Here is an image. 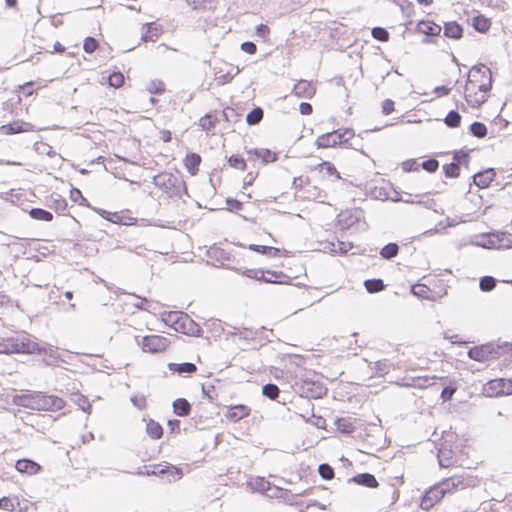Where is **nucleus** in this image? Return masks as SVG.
<instances>
[{
	"label": "nucleus",
	"mask_w": 512,
	"mask_h": 512,
	"mask_svg": "<svg viewBox=\"0 0 512 512\" xmlns=\"http://www.w3.org/2000/svg\"><path fill=\"white\" fill-rule=\"evenodd\" d=\"M40 345L28 333H21L13 337L0 340V354H32L40 353Z\"/></svg>",
	"instance_id": "f257e3e1"
},
{
	"label": "nucleus",
	"mask_w": 512,
	"mask_h": 512,
	"mask_svg": "<svg viewBox=\"0 0 512 512\" xmlns=\"http://www.w3.org/2000/svg\"><path fill=\"white\" fill-rule=\"evenodd\" d=\"M166 321L170 322L177 332L190 336H200L202 333L201 326L186 313L169 312Z\"/></svg>",
	"instance_id": "f03ea898"
},
{
	"label": "nucleus",
	"mask_w": 512,
	"mask_h": 512,
	"mask_svg": "<svg viewBox=\"0 0 512 512\" xmlns=\"http://www.w3.org/2000/svg\"><path fill=\"white\" fill-rule=\"evenodd\" d=\"M508 347V344L505 343L502 345H497L494 343H486L479 346L471 347L468 350V357L472 360L478 362H486L493 359L498 358L502 355L503 350Z\"/></svg>",
	"instance_id": "7ed1b4c3"
},
{
	"label": "nucleus",
	"mask_w": 512,
	"mask_h": 512,
	"mask_svg": "<svg viewBox=\"0 0 512 512\" xmlns=\"http://www.w3.org/2000/svg\"><path fill=\"white\" fill-rule=\"evenodd\" d=\"M467 83L476 85L480 92H489L492 87L491 70L484 64L473 66L468 73Z\"/></svg>",
	"instance_id": "20e7f679"
},
{
	"label": "nucleus",
	"mask_w": 512,
	"mask_h": 512,
	"mask_svg": "<svg viewBox=\"0 0 512 512\" xmlns=\"http://www.w3.org/2000/svg\"><path fill=\"white\" fill-rule=\"evenodd\" d=\"M153 184L172 196L179 194L183 182L172 173L162 172L153 177Z\"/></svg>",
	"instance_id": "39448f33"
},
{
	"label": "nucleus",
	"mask_w": 512,
	"mask_h": 512,
	"mask_svg": "<svg viewBox=\"0 0 512 512\" xmlns=\"http://www.w3.org/2000/svg\"><path fill=\"white\" fill-rule=\"evenodd\" d=\"M239 274L251 279H255L257 281H261L264 283H277V278L282 276V272L271 271V270H262V269H241V268H231Z\"/></svg>",
	"instance_id": "423d86ee"
},
{
	"label": "nucleus",
	"mask_w": 512,
	"mask_h": 512,
	"mask_svg": "<svg viewBox=\"0 0 512 512\" xmlns=\"http://www.w3.org/2000/svg\"><path fill=\"white\" fill-rule=\"evenodd\" d=\"M484 391L489 397H498L512 394V380L499 378L490 380L485 386Z\"/></svg>",
	"instance_id": "0eeeda50"
},
{
	"label": "nucleus",
	"mask_w": 512,
	"mask_h": 512,
	"mask_svg": "<svg viewBox=\"0 0 512 512\" xmlns=\"http://www.w3.org/2000/svg\"><path fill=\"white\" fill-rule=\"evenodd\" d=\"M139 344L141 345L144 352L154 354L165 351L169 346L170 341L164 336L149 335L144 336Z\"/></svg>",
	"instance_id": "6e6552de"
},
{
	"label": "nucleus",
	"mask_w": 512,
	"mask_h": 512,
	"mask_svg": "<svg viewBox=\"0 0 512 512\" xmlns=\"http://www.w3.org/2000/svg\"><path fill=\"white\" fill-rule=\"evenodd\" d=\"M486 94L478 91V87L473 83H466L464 87L465 100L473 108L480 107L486 101Z\"/></svg>",
	"instance_id": "1a4fd4ad"
},
{
	"label": "nucleus",
	"mask_w": 512,
	"mask_h": 512,
	"mask_svg": "<svg viewBox=\"0 0 512 512\" xmlns=\"http://www.w3.org/2000/svg\"><path fill=\"white\" fill-rule=\"evenodd\" d=\"M445 491L440 488V483L434 485L427 490L424 496L421 498L420 507L424 510H428L433 507L438 501L445 496Z\"/></svg>",
	"instance_id": "9d476101"
},
{
	"label": "nucleus",
	"mask_w": 512,
	"mask_h": 512,
	"mask_svg": "<svg viewBox=\"0 0 512 512\" xmlns=\"http://www.w3.org/2000/svg\"><path fill=\"white\" fill-rule=\"evenodd\" d=\"M39 411H57L64 407V401L55 395H46L40 392Z\"/></svg>",
	"instance_id": "9b49d317"
},
{
	"label": "nucleus",
	"mask_w": 512,
	"mask_h": 512,
	"mask_svg": "<svg viewBox=\"0 0 512 512\" xmlns=\"http://www.w3.org/2000/svg\"><path fill=\"white\" fill-rule=\"evenodd\" d=\"M341 144H343V140L339 136V131L337 130L324 133L320 135L315 141V145L317 146V148H329Z\"/></svg>",
	"instance_id": "f8f14e48"
},
{
	"label": "nucleus",
	"mask_w": 512,
	"mask_h": 512,
	"mask_svg": "<svg viewBox=\"0 0 512 512\" xmlns=\"http://www.w3.org/2000/svg\"><path fill=\"white\" fill-rule=\"evenodd\" d=\"M152 474L166 478L169 483L180 480L183 476L182 470L173 465H166L159 470L154 469Z\"/></svg>",
	"instance_id": "ddd939ff"
},
{
	"label": "nucleus",
	"mask_w": 512,
	"mask_h": 512,
	"mask_svg": "<svg viewBox=\"0 0 512 512\" xmlns=\"http://www.w3.org/2000/svg\"><path fill=\"white\" fill-rule=\"evenodd\" d=\"M33 126L30 123L23 121H14L9 124L2 125L0 131L5 135H13L21 132L32 131Z\"/></svg>",
	"instance_id": "4468645a"
},
{
	"label": "nucleus",
	"mask_w": 512,
	"mask_h": 512,
	"mask_svg": "<svg viewBox=\"0 0 512 512\" xmlns=\"http://www.w3.org/2000/svg\"><path fill=\"white\" fill-rule=\"evenodd\" d=\"M292 92L299 98L310 99L313 97L316 90L311 82L307 80H300L294 85Z\"/></svg>",
	"instance_id": "2eb2a0df"
},
{
	"label": "nucleus",
	"mask_w": 512,
	"mask_h": 512,
	"mask_svg": "<svg viewBox=\"0 0 512 512\" xmlns=\"http://www.w3.org/2000/svg\"><path fill=\"white\" fill-rule=\"evenodd\" d=\"M495 175L496 173L493 168H487L474 174L473 183L481 189L486 188L493 181Z\"/></svg>",
	"instance_id": "dca6fc26"
},
{
	"label": "nucleus",
	"mask_w": 512,
	"mask_h": 512,
	"mask_svg": "<svg viewBox=\"0 0 512 512\" xmlns=\"http://www.w3.org/2000/svg\"><path fill=\"white\" fill-rule=\"evenodd\" d=\"M18 472L27 475H35L41 470V466L31 459H19L15 463Z\"/></svg>",
	"instance_id": "f3484780"
},
{
	"label": "nucleus",
	"mask_w": 512,
	"mask_h": 512,
	"mask_svg": "<svg viewBox=\"0 0 512 512\" xmlns=\"http://www.w3.org/2000/svg\"><path fill=\"white\" fill-rule=\"evenodd\" d=\"M467 486L465 484V480L462 476H452L446 478L440 482V488L445 491V493L451 492L452 490L464 489Z\"/></svg>",
	"instance_id": "a211bd4d"
},
{
	"label": "nucleus",
	"mask_w": 512,
	"mask_h": 512,
	"mask_svg": "<svg viewBox=\"0 0 512 512\" xmlns=\"http://www.w3.org/2000/svg\"><path fill=\"white\" fill-rule=\"evenodd\" d=\"M417 30L427 36H437L440 34L442 28L432 21L421 20L417 24Z\"/></svg>",
	"instance_id": "6ab92c4d"
},
{
	"label": "nucleus",
	"mask_w": 512,
	"mask_h": 512,
	"mask_svg": "<svg viewBox=\"0 0 512 512\" xmlns=\"http://www.w3.org/2000/svg\"><path fill=\"white\" fill-rule=\"evenodd\" d=\"M168 368L171 372L177 373L179 375H190L196 372L197 367L192 362H183V363H169Z\"/></svg>",
	"instance_id": "aec40b11"
},
{
	"label": "nucleus",
	"mask_w": 512,
	"mask_h": 512,
	"mask_svg": "<svg viewBox=\"0 0 512 512\" xmlns=\"http://www.w3.org/2000/svg\"><path fill=\"white\" fill-rule=\"evenodd\" d=\"M444 35L447 38L458 40L463 36V28L456 21L446 22L444 25Z\"/></svg>",
	"instance_id": "412c9836"
},
{
	"label": "nucleus",
	"mask_w": 512,
	"mask_h": 512,
	"mask_svg": "<svg viewBox=\"0 0 512 512\" xmlns=\"http://www.w3.org/2000/svg\"><path fill=\"white\" fill-rule=\"evenodd\" d=\"M201 163V157L197 153H188L184 159V165L191 175H196Z\"/></svg>",
	"instance_id": "4be33fe9"
},
{
	"label": "nucleus",
	"mask_w": 512,
	"mask_h": 512,
	"mask_svg": "<svg viewBox=\"0 0 512 512\" xmlns=\"http://www.w3.org/2000/svg\"><path fill=\"white\" fill-rule=\"evenodd\" d=\"M249 412H250V409L247 406L236 405V406L231 407L228 410L226 417L230 421L237 422V421L241 420L242 418H244L245 416H247L249 414Z\"/></svg>",
	"instance_id": "5701e85b"
},
{
	"label": "nucleus",
	"mask_w": 512,
	"mask_h": 512,
	"mask_svg": "<svg viewBox=\"0 0 512 512\" xmlns=\"http://www.w3.org/2000/svg\"><path fill=\"white\" fill-rule=\"evenodd\" d=\"M352 481L357 483L358 485L375 488L378 486V481L374 475L370 473H361L352 478Z\"/></svg>",
	"instance_id": "b1692460"
},
{
	"label": "nucleus",
	"mask_w": 512,
	"mask_h": 512,
	"mask_svg": "<svg viewBox=\"0 0 512 512\" xmlns=\"http://www.w3.org/2000/svg\"><path fill=\"white\" fill-rule=\"evenodd\" d=\"M483 241L481 243H477L478 246L487 249H500L501 244L499 242V234L498 232L489 233L487 235H483Z\"/></svg>",
	"instance_id": "393cba45"
},
{
	"label": "nucleus",
	"mask_w": 512,
	"mask_h": 512,
	"mask_svg": "<svg viewBox=\"0 0 512 512\" xmlns=\"http://www.w3.org/2000/svg\"><path fill=\"white\" fill-rule=\"evenodd\" d=\"M173 411L176 415L184 417L190 414L191 405L185 398H177L173 402Z\"/></svg>",
	"instance_id": "a878e982"
},
{
	"label": "nucleus",
	"mask_w": 512,
	"mask_h": 512,
	"mask_svg": "<svg viewBox=\"0 0 512 512\" xmlns=\"http://www.w3.org/2000/svg\"><path fill=\"white\" fill-rule=\"evenodd\" d=\"M249 154H253L257 158H261L264 164L274 162L277 160V154L269 149H252L248 151Z\"/></svg>",
	"instance_id": "bb28decb"
},
{
	"label": "nucleus",
	"mask_w": 512,
	"mask_h": 512,
	"mask_svg": "<svg viewBox=\"0 0 512 512\" xmlns=\"http://www.w3.org/2000/svg\"><path fill=\"white\" fill-rule=\"evenodd\" d=\"M143 28L145 31L142 33L141 39L145 42L155 41L161 33V30L157 26H154L153 23H148Z\"/></svg>",
	"instance_id": "cd10ccee"
},
{
	"label": "nucleus",
	"mask_w": 512,
	"mask_h": 512,
	"mask_svg": "<svg viewBox=\"0 0 512 512\" xmlns=\"http://www.w3.org/2000/svg\"><path fill=\"white\" fill-rule=\"evenodd\" d=\"M29 216L34 220L50 222L53 220V214L42 208H32L29 211Z\"/></svg>",
	"instance_id": "c85d7f7f"
},
{
	"label": "nucleus",
	"mask_w": 512,
	"mask_h": 512,
	"mask_svg": "<svg viewBox=\"0 0 512 512\" xmlns=\"http://www.w3.org/2000/svg\"><path fill=\"white\" fill-rule=\"evenodd\" d=\"M474 29L480 33L487 32L491 27V22L483 15H477L473 18L472 23Z\"/></svg>",
	"instance_id": "c756f323"
},
{
	"label": "nucleus",
	"mask_w": 512,
	"mask_h": 512,
	"mask_svg": "<svg viewBox=\"0 0 512 512\" xmlns=\"http://www.w3.org/2000/svg\"><path fill=\"white\" fill-rule=\"evenodd\" d=\"M146 432L152 439H159L163 435V428L158 422L150 419L146 424Z\"/></svg>",
	"instance_id": "7c9ffc66"
},
{
	"label": "nucleus",
	"mask_w": 512,
	"mask_h": 512,
	"mask_svg": "<svg viewBox=\"0 0 512 512\" xmlns=\"http://www.w3.org/2000/svg\"><path fill=\"white\" fill-rule=\"evenodd\" d=\"M249 249L263 255H268L270 257H276L280 253L279 248L264 245L251 244L249 245Z\"/></svg>",
	"instance_id": "2f4dec72"
},
{
	"label": "nucleus",
	"mask_w": 512,
	"mask_h": 512,
	"mask_svg": "<svg viewBox=\"0 0 512 512\" xmlns=\"http://www.w3.org/2000/svg\"><path fill=\"white\" fill-rule=\"evenodd\" d=\"M41 352L39 354H44V361L47 365L54 366L57 365L60 361L59 353L54 349H45L40 346Z\"/></svg>",
	"instance_id": "473e14b6"
},
{
	"label": "nucleus",
	"mask_w": 512,
	"mask_h": 512,
	"mask_svg": "<svg viewBox=\"0 0 512 512\" xmlns=\"http://www.w3.org/2000/svg\"><path fill=\"white\" fill-rule=\"evenodd\" d=\"M335 425L338 431H340L343 434H351L355 430V426L353 423L347 419V418H338L335 421Z\"/></svg>",
	"instance_id": "72a5a7b5"
},
{
	"label": "nucleus",
	"mask_w": 512,
	"mask_h": 512,
	"mask_svg": "<svg viewBox=\"0 0 512 512\" xmlns=\"http://www.w3.org/2000/svg\"><path fill=\"white\" fill-rule=\"evenodd\" d=\"M399 252V246L396 243H388L381 250L380 255L382 258L390 260L397 256Z\"/></svg>",
	"instance_id": "f704fd0d"
},
{
	"label": "nucleus",
	"mask_w": 512,
	"mask_h": 512,
	"mask_svg": "<svg viewBox=\"0 0 512 512\" xmlns=\"http://www.w3.org/2000/svg\"><path fill=\"white\" fill-rule=\"evenodd\" d=\"M33 393H27V394H22V395H16L14 397V403L17 405V406H21V407H24V408H28V409H31L33 410Z\"/></svg>",
	"instance_id": "c9c22d12"
},
{
	"label": "nucleus",
	"mask_w": 512,
	"mask_h": 512,
	"mask_svg": "<svg viewBox=\"0 0 512 512\" xmlns=\"http://www.w3.org/2000/svg\"><path fill=\"white\" fill-rule=\"evenodd\" d=\"M364 286L369 293H377L385 288V284L382 279L365 280Z\"/></svg>",
	"instance_id": "e433bc0d"
},
{
	"label": "nucleus",
	"mask_w": 512,
	"mask_h": 512,
	"mask_svg": "<svg viewBox=\"0 0 512 512\" xmlns=\"http://www.w3.org/2000/svg\"><path fill=\"white\" fill-rule=\"evenodd\" d=\"M263 109L260 107L253 108L246 116V122L249 125L258 124L263 118Z\"/></svg>",
	"instance_id": "4c0bfd02"
},
{
	"label": "nucleus",
	"mask_w": 512,
	"mask_h": 512,
	"mask_svg": "<svg viewBox=\"0 0 512 512\" xmlns=\"http://www.w3.org/2000/svg\"><path fill=\"white\" fill-rule=\"evenodd\" d=\"M445 124L450 128H456L460 125L461 115L457 110H450L444 119Z\"/></svg>",
	"instance_id": "58836bf2"
},
{
	"label": "nucleus",
	"mask_w": 512,
	"mask_h": 512,
	"mask_svg": "<svg viewBox=\"0 0 512 512\" xmlns=\"http://www.w3.org/2000/svg\"><path fill=\"white\" fill-rule=\"evenodd\" d=\"M251 488L258 492H266L270 489V483L263 477H256L250 481Z\"/></svg>",
	"instance_id": "ea45409f"
},
{
	"label": "nucleus",
	"mask_w": 512,
	"mask_h": 512,
	"mask_svg": "<svg viewBox=\"0 0 512 512\" xmlns=\"http://www.w3.org/2000/svg\"><path fill=\"white\" fill-rule=\"evenodd\" d=\"M471 134L477 138H484L487 135V127L484 123L475 121L469 128Z\"/></svg>",
	"instance_id": "a19ab883"
},
{
	"label": "nucleus",
	"mask_w": 512,
	"mask_h": 512,
	"mask_svg": "<svg viewBox=\"0 0 512 512\" xmlns=\"http://www.w3.org/2000/svg\"><path fill=\"white\" fill-rule=\"evenodd\" d=\"M217 118L213 116L212 114L208 113L199 120V126L205 130L210 131L213 129L216 125Z\"/></svg>",
	"instance_id": "79ce46f5"
},
{
	"label": "nucleus",
	"mask_w": 512,
	"mask_h": 512,
	"mask_svg": "<svg viewBox=\"0 0 512 512\" xmlns=\"http://www.w3.org/2000/svg\"><path fill=\"white\" fill-rule=\"evenodd\" d=\"M279 392H280L279 387L273 383L265 384L262 387V394L271 400L276 399L279 395Z\"/></svg>",
	"instance_id": "37998d69"
},
{
	"label": "nucleus",
	"mask_w": 512,
	"mask_h": 512,
	"mask_svg": "<svg viewBox=\"0 0 512 512\" xmlns=\"http://www.w3.org/2000/svg\"><path fill=\"white\" fill-rule=\"evenodd\" d=\"M496 279L492 276H483L479 281V287L484 292L492 291L496 286Z\"/></svg>",
	"instance_id": "c03bdc74"
},
{
	"label": "nucleus",
	"mask_w": 512,
	"mask_h": 512,
	"mask_svg": "<svg viewBox=\"0 0 512 512\" xmlns=\"http://www.w3.org/2000/svg\"><path fill=\"white\" fill-rule=\"evenodd\" d=\"M228 164L238 170L244 171L247 168L245 159L240 155H231L228 158Z\"/></svg>",
	"instance_id": "a18cd8bd"
},
{
	"label": "nucleus",
	"mask_w": 512,
	"mask_h": 512,
	"mask_svg": "<svg viewBox=\"0 0 512 512\" xmlns=\"http://www.w3.org/2000/svg\"><path fill=\"white\" fill-rule=\"evenodd\" d=\"M390 190H391L390 186L375 187L372 190V196L375 199L385 201V200H388L390 197Z\"/></svg>",
	"instance_id": "49530a36"
},
{
	"label": "nucleus",
	"mask_w": 512,
	"mask_h": 512,
	"mask_svg": "<svg viewBox=\"0 0 512 512\" xmlns=\"http://www.w3.org/2000/svg\"><path fill=\"white\" fill-rule=\"evenodd\" d=\"M316 169H320L321 171L325 170V172L328 175L334 176L335 179H340L341 178L339 172L336 169V167L331 162L323 161L322 163H320V164H318L316 166Z\"/></svg>",
	"instance_id": "de8ad7c7"
},
{
	"label": "nucleus",
	"mask_w": 512,
	"mask_h": 512,
	"mask_svg": "<svg viewBox=\"0 0 512 512\" xmlns=\"http://www.w3.org/2000/svg\"><path fill=\"white\" fill-rule=\"evenodd\" d=\"M443 171L446 177L456 178L460 175V167L457 163H449L443 166Z\"/></svg>",
	"instance_id": "09e8293b"
},
{
	"label": "nucleus",
	"mask_w": 512,
	"mask_h": 512,
	"mask_svg": "<svg viewBox=\"0 0 512 512\" xmlns=\"http://www.w3.org/2000/svg\"><path fill=\"white\" fill-rule=\"evenodd\" d=\"M50 208L54 209L56 213H63L67 208V202L60 195L52 199Z\"/></svg>",
	"instance_id": "8fccbe9b"
},
{
	"label": "nucleus",
	"mask_w": 512,
	"mask_h": 512,
	"mask_svg": "<svg viewBox=\"0 0 512 512\" xmlns=\"http://www.w3.org/2000/svg\"><path fill=\"white\" fill-rule=\"evenodd\" d=\"M124 83V75L121 72H113L108 76V84L111 87L119 88Z\"/></svg>",
	"instance_id": "3c124183"
},
{
	"label": "nucleus",
	"mask_w": 512,
	"mask_h": 512,
	"mask_svg": "<svg viewBox=\"0 0 512 512\" xmlns=\"http://www.w3.org/2000/svg\"><path fill=\"white\" fill-rule=\"evenodd\" d=\"M499 242L501 244L500 249L512 248V234L508 232L498 231Z\"/></svg>",
	"instance_id": "603ef678"
},
{
	"label": "nucleus",
	"mask_w": 512,
	"mask_h": 512,
	"mask_svg": "<svg viewBox=\"0 0 512 512\" xmlns=\"http://www.w3.org/2000/svg\"><path fill=\"white\" fill-rule=\"evenodd\" d=\"M318 472H319V475L325 480H330L334 477V470L327 463L320 464L318 467Z\"/></svg>",
	"instance_id": "864d4df0"
},
{
	"label": "nucleus",
	"mask_w": 512,
	"mask_h": 512,
	"mask_svg": "<svg viewBox=\"0 0 512 512\" xmlns=\"http://www.w3.org/2000/svg\"><path fill=\"white\" fill-rule=\"evenodd\" d=\"M371 33L373 38L378 41L385 42L389 39V32L383 27H374Z\"/></svg>",
	"instance_id": "5fc2aeb1"
},
{
	"label": "nucleus",
	"mask_w": 512,
	"mask_h": 512,
	"mask_svg": "<svg viewBox=\"0 0 512 512\" xmlns=\"http://www.w3.org/2000/svg\"><path fill=\"white\" fill-rule=\"evenodd\" d=\"M453 163H457L459 167H460V165L468 166V164H469L468 153L465 151H462V150L454 152Z\"/></svg>",
	"instance_id": "6e6d98bb"
},
{
	"label": "nucleus",
	"mask_w": 512,
	"mask_h": 512,
	"mask_svg": "<svg viewBox=\"0 0 512 512\" xmlns=\"http://www.w3.org/2000/svg\"><path fill=\"white\" fill-rule=\"evenodd\" d=\"M97 47L98 41L95 38L88 36L84 39L83 49L86 53H93Z\"/></svg>",
	"instance_id": "4d7b16f0"
},
{
	"label": "nucleus",
	"mask_w": 512,
	"mask_h": 512,
	"mask_svg": "<svg viewBox=\"0 0 512 512\" xmlns=\"http://www.w3.org/2000/svg\"><path fill=\"white\" fill-rule=\"evenodd\" d=\"M420 166L427 172L429 173H433L435 172L438 167H439V162L434 159V158H431V159H428V160H425L423 161Z\"/></svg>",
	"instance_id": "13d9d810"
},
{
	"label": "nucleus",
	"mask_w": 512,
	"mask_h": 512,
	"mask_svg": "<svg viewBox=\"0 0 512 512\" xmlns=\"http://www.w3.org/2000/svg\"><path fill=\"white\" fill-rule=\"evenodd\" d=\"M147 89L151 94H162L165 90V85L161 81H151Z\"/></svg>",
	"instance_id": "bf43d9fd"
},
{
	"label": "nucleus",
	"mask_w": 512,
	"mask_h": 512,
	"mask_svg": "<svg viewBox=\"0 0 512 512\" xmlns=\"http://www.w3.org/2000/svg\"><path fill=\"white\" fill-rule=\"evenodd\" d=\"M390 364L387 360L377 361L375 363V370L378 376H384L389 372Z\"/></svg>",
	"instance_id": "052dcab7"
},
{
	"label": "nucleus",
	"mask_w": 512,
	"mask_h": 512,
	"mask_svg": "<svg viewBox=\"0 0 512 512\" xmlns=\"http://www.w3.org/2000/svg\"><path fill=\"white\" fill-rule=\"evenodd\" d=\"M189 5L193 7V9L199 8H211L213 0H186Z\"/></svg>",
	"instance_id": "680f3d73"
},
{
	"label": "nucleus",
	"mask_w": 512,
	"mask_h": 512,
	"mask_svg": "<svg viewBox=\"0 0 512 512\" xmlns=\"http://www.w3.org/2000/svg\"><path fill=\"white\" fill-rule=\"evenodd\" d=\"M208 254L210 257H215L217 260H228L229 255L223 249L219 248H210L208 250Z\"/></svg>",
	"instance_id": "e2e57ef3"
},
{
	"label": "nucleus",
	"mask_w": 512,
	"mask_h": 512,
	"mask_svg": "<svg viewBox=\"0 0 512 512\" xmlns=\"http://www.w3.org/2000/svg\"><path fill=\"white\" fill-rule=\"evenodd\" d=\"M227 209L231 212L240 211L243 208V203L234 198L226 199Z\"/></svg>",
	"instance_id": "0e129e2a"
},
{
	"label": "nucleus",
	"mask_w": 512,
	"mask_h": 512,
	"mask_svg": "<svg viewBox=\"0 0 512 512\" xmlns=\"http://www.w3.org/2000/svg\"><path fill=\"white\" fill-rule=\"evenodd\" d=\"M130 400L132 404L140 410L146 407V398L144 395H133Z\"/></svg>",
	"instance_id": "69168bd1"
},
{
	"label": "nucleus",
	"mask_w": 512,
	"mask_h": 512,
	"mask_svg": "<svg viewBox=\"0 0 512 512\" xmlns=\"http://www.w3.org/2000/svg\"><path fill=\"white\" fill-rule=\"evenodd\" d=\"M238 73H239L238 67L232 68L231 71H228L226 74H224L218 78L219 83L225 84V83L230 82L233 79V77L235 75H237Z\"/></svg>",
	"instance_id": "338daca9"
},
{
	"label": "nucleus",
	"mask_w": 512,
	"mask_h": 512,
	"mask_svg": "<svg viewBox=\"0 0 512 512\" xmlns=\"http://www.w3.org/2000/svg\"><path fill=\"white\" fill-rule=\"evenodd\" d=\"M456 387L453 386H446L442 389L441 392V398L443 401H449L452 399L453 395L456 392Z\"/></svg>",
	"instance_id": "774afa93"
}]
</instances>
